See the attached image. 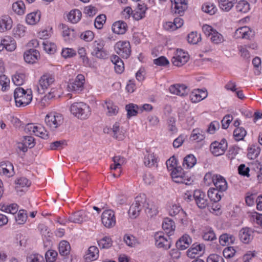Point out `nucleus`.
Instances as JSON below:
<instances>
[{
    "label": "nucleus",
    "mask_w": 262,
    "mask_h": 262,
    "mask_svg": "<svg viewBox=\"0 0 262 262\" xmlns=\"http://www.w3.org/2000/svg\"><path fill=\"white\" fill-rule=\"evenodd\" d=\"M191 243V237L187 234L184 235L181 237L178 241L177 242L176 245L177 248L181 250L187 249Z\"/></svg>",
    "instance_id": "obj_28"
},
{
    "label": "nucleus",
    "mask_w": 262,
    "mask_h": 262,
    "mask_svg": "<svg viewBox=\"0 0 262 262\" xmlns=\"http://www.w3.org/2000/svg\"><path fill=\"white\" fill-rule=\"evenodd\" d=\"M27 219V211L25 210H20L17 215L15 216V221L18 224L23 225L25 224Z\"/></svg>",
    "instance_id": "obj_58"
},
{
    "label": "nucleus",
    "mask_w": 262,
    "mask_h": 262,
    "mask_svg": "<svg viewBox=\"0 0 262 262\" xmlns=\"http://www.w3.org/2000/svg\"><path fill=\"white\" fill-rule=\"evenodd\" d=\"M175 13L181 15L187 8L186 0H170Z\"/></svg>",
    "instance_id": "obj_22"
},
{
    "label": "nucleus",
    "mask_w": 262,
    "mask_h": 262,
    "mask_svg": "<svg viewBox=\"0 0 262 262\" xmlns=\"http://www.w3.org/2000/svg\"><path fill=\"white\" fill-rule=\"evenodd\" d=\"M125 110L127 112V117L129 118L136 116L139 113V106L135 104L130 103L126 105Z\"/></svg>",
    "instance_id": "obj_41"
},
{
    "label": "nucleus",
    "mask_w": 262,
    "mask_h": 262,
    "mask_svg": "<svg viewBox=\"0 0 262 262\" xmlns=\"http://www.w3.org/2000/svg\"><path fill=\"white\" fill-rule=\"evenodd\" d=\"M203 11L210 15L215 14L217 9L215 6L211 3H206L202 5Z\"/></svg>",
    "instance_id": "obj_56"
},
{
    "label": "nucleus",
    "mask_w": 262,
    "mask_h": 262,
    "mask_svg": "<svg viewBox=\"0 0 262 262\" xmlns=\"http://www.w3.org/2000/svg\"><path fill=\"white\" fill-rule=\"evenodd\" d=\"M78 54L82 60L83 63L85 67H91L92 63L86 56V50L83 47L79 48L78 50Z\"/></svg>",
    "instance_id": "obj_50"
},
{
    "label": "nucleus",
    "mask_w": 262,
    "mask_h": 262,
    "mask_svg": "<svg viewBox=\"0 0 262 262\" xmlns=\"http://www.w3.org/2000/svg\"><path fill=\"white\" fill-rule=\"evenodd\" d=\"M171 176L173 181L177 183L190 185L192 182L191 178L188 174L184 173L182 168L180 166L172 170Z\"/></svg>",
    "instance_id": "obj_5"
},
{
    "label": "nucleus",
    "mask_w": 262,
    "mask_h": 262,
    "mask_svg": "<svg viewBox=\"0 0 262 262\" xmlns=\"http://www.w3.org/2000/svg\"><path fill=\"white\" fill-rule=\"evenodd\" d=\"M193 197L199 208L204 209L208 205V201L204 192L200 190H195L193 192Z\"/></svg>",
    "instance_id": "obj_15"
},
{
    "label": "nucleus",
    "mask_w": 262,
    "mask_h": 262,
    "mask_svg": "<svg viewBox=\"0 0 262 262\" xmlns=\"http://www.w3.org/2000/svg\"><path fill=\"white\" fill-rule=\"evenodd\" d=\"M146 203V197L144 194H140L135 198L134 202L130 206L128 214L131 218L135 219L140 214L143 207Z\"/></svg>",
    "instance_id": "obj_3"
},
{
    "label": "nucleus",
    "mask_w": 262,
    "mask_h": 262,
    "mask_svg": "<svg viewBox=\"0 0 262 262\" xmlns=\"http://www.w3.org/2000/svg\"><path fill=\"white\" fill-rule=\"evenodd\" d=\"M81 12L78 9L71 10L67 15L69 21L73 24L78 23L81 18Z\"/></svg>",
    "instance_id": "obj_38"
},
{
    "label": "nucleus",
    "mask_w": 262,
    "mask_h": 262,
    "mask_svg": "<svg viewBox=\"0 0 262 262\" xmlns=\"http://www.w3.org/2000/svg\"><path fill=\"white\" fill-rule=\"evenodd\" d=\"M116 53L122 58H127L130 55V43L127 41H119L115 46Z\"/></svg>",
    "instance_id": "obj_9"
},
{
    "label": "nucleus",
    "mask_w": 262,
    "mask_h": 262,
    "mask_svg": "<svg viewBox=\"0 0 262 262\" xmlns=\"http://www.w3.org/2000/svg\"><path fill=\"white\" fill-rule=\"evenodd\" d=\"M196 163V159L192 154L186 156L183 160V166L184 168L189 169L192 168Z\"/></svg>",
    "instance_id": "obj_37"
},
{
    "label": "nucleus",
    "mask_w": 262,
    "mask_h": 262,
    "mask_svg": "<svg viewBox=\"0 0 262 262\" xmlns=\"http://www.w3.org/2000/svg\"><path fill=\"white\" fill-rule=\"evenodd\" d=\"M222 193L216 188H210L208 191V196L211 201L216 203L221 200Z\"/></svg>",
    "instance_id": "obj_36"
},
{
    "label": "nucleus",
    "mask_w": 262,
    "mask_h": 262,
    "mask_svg": "<svg viewBox=\"0 0 262 262\" xmlns=\"http://www.w3.org/2000/svg\"><path fill=\"white\" fill-rule=\"evenodd\" d=\"M10 79L6 75H0V85L2 86V91L4 92L8 91L10 89Z\"/></svg>",
    "instance_id": "obj_52"
},
{
    "label": "nucleus",
    "mask_w": 262,
    "mask_h": 262,
    "mask_svg": "<svg viewBox=\"0 0 262 262\" xmlns=\"http://www.w3.org/2000/svg\"><path fill=\"white\" fill-rule=\"evenodd\" d=\"M202 236L205 241H212L216 238L213 230L210 228L204 229Z\"/></svg>",
    "instance_id": "obj_53"
},
{
    "label": "nucleus",
    "mask_w": 262,
    "mask_h": 262,
    "mask_svg": "<svg viewBox=\"0 0 262 262\" xmlns=\"http://www.w3.org/2000/svg\"><path fill=\"white\" fill-rule=\"evenodd\" d=\"M71 246L70 244L66 241H62L59 244L58 250L59 254L62 256H66L70 253Z\"/></svg>",
    "instance_id": "obj_44"
},
{
    "label": "nucleus",
    "mask_w": 262,
    "mask_h": 262,
    "mask_svg": "<svg viewBox=\"0 0 262 262\" xmlns=\"http://www.w3.org/2000/svg\"><path fill=\"white\" fill-rule=\"evenodd\" d=\"M70 110L74 117L81 120L86 119L91 114V109L90 106L83 102L72 103Z\"/></svg>",
    "instance_id": "obj_2"
},
{
    "label": "nucleus",
    "mask_w": 262,
    "mask_h": 262,
    "mask_svg": "<svg viewBox=\"0 0 262 262\" xmlns=\"http://www.w3.org/2000/svg\"><path fill=\"white\" fill-rule=\"evenodd\" d=\"M113 135V136L119 140H123L124 137V130L123 129H120L119 124L118 123L116 122L113 126L112 128Z\"/></svg>",
    "instance_id": "obj_40"
},
{
    "label": "nucleus",
    "mask_w": 262,
    "mask_h": 262,
    "mask_svg": "<svg viewBox=\"0 0 262 262\" xmlns=\"http://www.w3.org/2000/svg\"><path fill=\"white\" fill-rule=\"evenodd\" d=\"M99 257V250L95 246H91L85 256L86 260L93 261L96 260Z\"/></svg>",
    "instance_id": "obj_35"
},
{
    "label": "nucleus",
    "mask_w": 262,
    "mask_h": 262,
    "mask_svg": "<svg viewBox=\"0 0 262 262\" xmlns=\"http://www.w3.org/2000/svg\"><path fill=\"white\" fill-rule=\"evenodd\" d=\"M147 9V7L144 3H138L137 8L133 13L134 18L136 20H140L144 18L145 16Z\"/></svg>",
    "instance_id": "obj_27"
},
{
    "label": "nucleus",
    "mask_w": 262,
    "mask_h": 262,
    "mask_svg": "<svg viewBox=\"0 0 262 262\" xmlns=\"http://www.w3.org/2000/svg\"><path fill=\"white\" fill-rule=\"evenodd\" d=\"M45 121L46 125L54 130L62 124L63 118L61 114L53 112L46 116Z\"/></svg>",
    "instance_id": "obj_4"
},
{
    "label": "nucleus",
    "mask_w": 262,
    "mask_h": 262,
    "mask_svg": "<svg viewBox=\"0 0 262 262\" xmlns=\"http://www.w3.org/2000/svg\"><path fill=\"white\" fill-rule=\"evenodd\" d=\"M247 132L244 128L242 127H236L233 132V136L234 139L236 141H241L243 140Z\"/></svg>",
    "instance_id": "obj_54"
},
{
    "label": "nucleus",
    "mask_w": 262,
    "mask_h": 262,
    "mask_svg": "<svg viewBox=\"0 0 262 262\" xmlns=\"http://www.w3.org/2000/svg\"><path fill=\"white\" fill-rule=\"evenodd\" d=\"M84 83V76L82 74H78L73 82L69 83L68 89L69 91L79 93L83 90Z\"/></svg>",
    "instance_id": "obj_13"
},
{
    "label": "nucleus",
    "mask_w": 262,
    "mask_h": 262,
    "mask_svg": "<svg viewBox=\"0 0 262 262\" xmlns=\"http://www.w3.org/2000/svg\"><path fill=\"white\" fill-rule=\"evenodd\" d=\"M99 247L102 249H108L112 245V240L108 236H105L98 242Z\"/></svg>",
    "instance_id": "obj_60"
},
{
    "label": "nucleus",
    "mask_w": 262,
    "mask_h": 262,
    "mask_svg": "<svg viewBox=\"0 0 262 262\" xmlns=\"http://www.w3.org/2000/svg\"><path fill=\"white\" fill-rule=\"evenodd\" d=\"M249 220L255 227H262V214L256 212L252 213L249 215Z\"/></svg>",
    "instance_id": "obj_45"
},
{
    "label": "nucleus",
    "mask_w": 262,
    "mask_h": 262,
    "mask_svg": "<svg viewBox=\"0 0 262 262\" xmlns=\"http://www.w3.org/2000/svg\"><path fill=\"white\" fill-rule=\"evenodd\" d=\"M13 83L16 85H23L26 80V75L23 73H16L12 77Z\"/></svg>",
    "instance_id": "obj_55"
},
{
    "label": "nucleus",
    "mask_w": 262,
    "mask_h": 262,
    "mask_svg": "<svg viewBox=\"0 0 262 262\" xmlns=\"http://www.w3.org/2000/svg\"><path fill=\"white\" fill-rule=\"evenodd\" d=\"M236 0H218L219 7L223 10L228 12L236 3Z\"/></svg>",
    "instance_id": "obj_43"
},
{
    "label": "nucleus",
    "mask_w": 262,
    "mask_h": 262,
    "mask_svg": "<svg viewBox=\"0 0 262 262\" xmlns=\"http://www.w3.org/2000/svg\"><path fill=\"white\" fill-rule=\"evenodd\" d=\"M111 60L114 64V69L116 73H121L124 69V63L122 60L117 55H113L111 57Z\"/></svg>",
    "instance_id": "obj_33"
},
{
    "label": "nucleus",
    "mask_w": 262,
    "mask_h": 262,
    "mask_svg": "<svg viewBox=\"0 0 262 262\" xmlns=\"http://www.w3.org/2000/svg\"><path fill=\"white\" fill-rule=\"evenodd\" d=\"M42 45L44 50L48 54H54L56 50V45L48 40H45L42 41Z\"/></svg>",
    "instance_id": "obj_51"
},
{
    "label": "nucleus",
    "mask_w": 262,
    "mask_h": 262,
    "mask_svg": "<svg viewBox=\"0 0 262 262\" xmlns=\"http://www.w3.org/2000/svg\"><path fill=\"white\" fill-rule=\"evenodd\" d=\"M26 132L30 134H34L35 136L43 139L49 138L48 132L41 124L35 125L34 124H28L25 128Z\"/></svg>",
    "instance_id": "obj_7"
},
{
    "label": "nucleus",
    "mask_w": 262,
    "mask_h": 262,
    "mask_svg": "<svg viewBox=\"0 0 262 262\" xmlns=\"http://www.w3.org/2000/svg\"><path fill=\"white\" fill-rule=\"evenodd\" d=\"M14 174L13 165L11 162L7 161L0 163V174L10 177L13 176Z\"/></svg>",
    "instance_id": "obj_21"
},
{
    "label": "nucleus",
    "mask_w": 262,
    "mask_h": 262,
    "mask_svg": "<svg viewBox=\"0 0 262 262\" xmlns=\"http://www.w3.org/2000/svg\"><path fill=\"white\" fill-rule=\"evenodd\" d=\"M239 237L243 243L249 244L253 238L254 231L248 227L243 228L239 231Z\"/></svg>",
    "instance_id": "obj_17"
},
{
    "label": "nucleus",
    "mask_w": 262,
    "mask_h": 262,
    "mask_svg": "<svg viewBox=\"0 0 262 262\" xmlns=\"http://www.w3.org/2000/svg\"><path fill=\"white\" fill-rule=\"evenodd\" d=\"M0 209L2 211L9 213L14 214L18 211V207L15 203L11 204L10 205L1 204Z\"/></svg>",
    "instance_id": "obj_46"
},
{
    "label": "nucleus",
    "mask_w": 262,
    "mask_h": 262,
    "mask_svg": "<svg viewBox=\"0 0 262 262\" xmlns=\"http://www.w3.org/2000/svg\"><path fill=\"white\" fill-rule=\"evenodd\" d=\"M144 162L146 166H155L157 165V159L153 153H148L145 156Z\"/></svg>",
    "instance_id": "obj_47"
},
{
    "label": "nucleus",
    "mask_w": 262,
    "mask_h": 262,
    "mask_svg": "<svg viewBox=\"0 0 262 262\" xmlns=\"http://www.w3.org/2000/svg\"><path fill=\"white\" fill-rule=\"evenodd\" d=\"M155 245L159 248L167 250L171 247V241L169 235L165 236L162 232H157L155 235Z\"/></svg>",
    "instance_id": "obj_8"
},
{
    "label": "nucleus",
    "mask_w": 262,
    "mask_h": 262,
    "mask_svg": "<svg viewBox=\"0 0 262 262\" xmlns=\"http://www.w3.org/2000/svg\"><path fill=\"white\" fill-rule=\"evenodd\" d=\"M27 262H45L42 256L38 254H31L27 257Z\"/></svg>",
    "instance_id": "obj_64"
},
{
    "label": "nucleus",
    "mask_w": 262,
    "mask_h": 262,
    "mask_svg": "<svg viewBox=\"0 0 262 262\" xmlns=\"http://www.w3.org/2000/svg\"><path fill=\"white\" fill-rule=\"evenodd\" d=\"M104 41L100 39L95 40L92 43L93 50L91 52L92 56L99 58L104 59L108 55L107 51L104 49Z\"/></svg>",
    "instance_id": "obj_6"
},
{
    "label": "nucleus",
    "mask_w": 262,
    "mask_h": 262,
    "mask_svg": "<svg viewBox=\"0 0 262 262\" xmlns=\"http://www.w3.org/2000/svg\"><path fill=\"white\" fill-rule=\"evenodd\" d=\"M16 189L18 191L19 187H28L31 185L30 181L26 178L22 177L16 181Z\"/></svg>",
    "instance_id": "obj_63"
},
{
    "label": "nucleus",
    "mask_w": 262,
    "mask_h": 262,
    "mask_svg": "<svg viewBox=\"0 0 262 262\" xmlns=\"http://www.w3.org/2000/svg\"><path fill=\"white\" fill-rule=\"evenodd\" d=\"M13 35L16 38H21L25 36L26 27L22 25H18L13 30Z\"/></svg>",
    "instance_id": "obj_57"
},
{
    "label": "nucleus",
    "mask_w": 262,
    "mask_h": 262,
    "mask_svg": "<svg viewBox=\"0 0 262 262\" xmlns=\"http://www.w3.org/2000/svg\"><path fill=\"white\" fill-rule=\"evenodd\" d=\"M235 239V238L233 235L225 233L220 236L219 242L221 245L226 246L233 244Z\"/></svg>",
    "instance_id": "obj_39"
},
{
    "label": "nucleus",
    "mask_w": 262,
    "mask_h": 262,
    "mask_svg": "<svg viewBox=\"0 0 262 262\" xmlns=\"http://www.w3.org/2000/svg\"><path fill=\"white\" fill-rule=\"evenodd\" d=\"M12 27V20L7 15L2 16L0 19V32H4L10 30Z\"/></svg>",
    "instance_id": "obj_29"
},
{
    "label": "nucleus",
    "mask_w": 262,
    "mask_h": 262,
    "mask_svg": "<svg viewBox=\"0 0 262 262\" xmlns=\"http://www.w3.org/2000/svg\"><path fill=\"white\" fill-rule=\"evenodd\" d=\"M205 138V132L200 128L194 129L191 133L190 139L192 141L200 142Z\"/></svg>",
    "instance_id": "obj_34"
},
{
    "label": "nucleus",
    "mask_w": 262,
    "mask_h": 262,
    "mask_svg": "<svg viewBox=\"0 0 262 262\" xmlns=\"http://www.w3.org/2000/svg\"><path fill=\"white\" fill-rule=\"evenodd\" d=\"M55 82V76L50 73H46L42 75L39 80L38 90L40 93H44L45 91L51 87Z\"/></svg>",
    "instance_id": "obj_10"
},
{
    "label": "nucleus",
    "mask_w": 262,
    "mask_h": 262,
    "mask_svg": "<svg viewBox=\"0 0 262 262\" xmlns=\"http://www.w3.org/2000/svg\"><path fill=\"white\" fill-rule=\"evenodd\" d=\"M201 39V35L195 32L190 33L187 36L188 42L192 44H196Z\"/></svg>",
    "instance_id": "obj_61"
},
{
    "label": "nucleus",
    "mask_w": 262,
    "mask_h": 262,
    "mask_svg": "<svg viewBox=\"0 0 262 262\" xmlns=\"http://www.w3.org/2000/svg\"><path fill=\"white\" fill-rule=\"evenodd\" d=\"M227 148L226 140L222 139L220 142L215 141L210 145V150L215 156H219L224 154Z\"/></svg>",
    "instance_id": "obj_14"
},
{
    "label": "nucleus",
    "mask_w": 262,
    "mask_h": 262,
    "mask_svg": "<svg viewBox=\"0 0 262 262\" xmlns=\"http://www.w3.org/2000/svg\"><path fill=\"white\" fill-rule=\"evenodd\" d=\"M214 185L215 188L221 192L225 191L228 188L227 182L226 179L220 174H216Z\"/></svg>",
    "instance_id": "obj_24"
},
{
    "label": "nucleus",
    "mask_w": 262,
    "mask_h": 262,
    "mask_svg": "<svg viewBox=\"0 0 262 262\" xmlns=\"http://www.w3.org/2000/svg\"><path fill=\"white\" fill-rule=\"evenodd\" d=\"M206 90L197 89L193 90L190 94V99L192 102L198 103L207 97Z\"/></svg>",
    "instance_id": "obj_20"
},
{
    "label": "nucleus",
    "mask_w": 262,
    "mask_h": 262,
    "mask_svg": "<svg viewBox=\"0 0 262 262\" xmlns=\"http://www.w3.org/2000/svg\"><path fill=\"white\" fill-rule=\"evenodd\" d=\"M211 41L215 44H219L223 42L224 38L222 34L218 32L216 30L211 35Z\"/></svg>",
    "instance_id": "obj_59"
},
{
    "label": "nucleus",
    "mask_w": 262,
    "mask_h": 262,
    "mask_svg": "<svg viewBox=\"0 0 262 262\" xmlns=\"http://www.w3.org/2000/svg\"><path fill=\"white\" fill-rule=\"evenodd\" d=\"M205 246L203 244L195 243L187 251V256L193 258L197 255H201L205 250Z\"/></svg>",
    "instance_id": "obj_18"
},
{
    "label": "nucleus",
    "mask_w": 262,
    "mask_h": 262,
    "mask_svg": "<svg viewBox=\"0 0 262 262\" xmlns=\"http://www.w3.org/2000/svg\"><path fill=\"white\" fill-rule=\"evenodd\" d=\"M106 19V17L104 14H100L97 16L94 23L95 28L98 29H102L105 23Z\"/></svg>",
    "instance_id": "obj_62"
},
{
    "label": "nucleus",
    "mask_w": 262,
    "mask_h": 262,
    "mask_svg": "<svg viewBox=\"0 0 262 262\" xmlns=\"http://www.w3.org/2000/svg\"><path fill=\"white\" fill-rule=\"evenodd\" d=\"M101 222L106 228H111L114 227L116 220L114 211L111 209L104 211L101 215Z\"/></svg>",
    "instance_id": "obj_11"
},
{
    "label": "nucleus",
    "mask_w": 262,
    "mask_h": 262,
    "mask_svg": "<svg viewBox=\"0 0 262 262\" xmlns=\"http://www.w3.org/2000/svg\"><path fill=\"white\" fill-rule=\"evenodd\" d=\"M236 11L241 13H246L250 10V5L245 0L239 1L236 5Z\"/></svg>",
    "instance_id": "obj_48"
},
{
    "label": "nucleus",
    "mask_w": 262,
    "mask_h": 262,
    "mask_svg": "<svg viewBox=\"0 0 262 262\" xmlns=\"http://www.w3.org/2000/svg\"><path fill=\"white\" fill-rule=\"evenodd\" d=\"M39 52L34 49H31L24 53V58L25 61L29 63H33L37 60Z\"/></svg>",
    "instance_id": "obj_31"
},
{
    "label": "nucleus",
    "mask_w": 262,
    "mask_h": 262,
    "mask_svg": "<svg viewBox=\"0 0 262 262\" xmlns=\"http://www.w3.org/2000/svg\"><path fill=\"white\" fill-rule=\"evenodd\" d=\"M189 59V55L187 53L183 50L177 49L174 53L171 59L172 64L177 67H181L185 64Z\"/></svg>",
    "instance_id": "obj_12"
},
{
    "label": "nucleus",
    "mask_w": 262,
    "mask_h": 262,
    "mask_svg": "<svg viewBox=\"0 0 262 262\" xmlns=\"http://www.w3.org/2000/svg\"><path fill=\"white\" fill-rule=\"evenodd\" d=\"M251 32V30L248 27H242L236 29L234 33V37L235 38L249 39Z\"/></svg>",
    "instance_id": "obj_25"
},
{
    "label": "nucleus",
    "mask_w": 262,
    "mask_h": 262,
    "mask_svg": "<svg viewBox=\"0 0 262 262\" xmlns=\"http://www.w3.org/2000/svg\"><path fill=\"white\" fill-rule=\"evenodd\" d=\"M13 94L16 105L18 107H24L30 104L32 100L31 89L25 90L21 87H18L15 89Z\"/></svg>",
    "instance_id": "obj_1"
},
{
    "label": "nucleus",
    "mask_w": 262,
    "mask_h": 262,
    "mask_svg": "<svg viewBox=\"0 0 262 262\" xmlns=\"http://www.w3.org/2000/svg\"><path fill=\"white\" fill-rule=\"evenodd\" d=\"M175 228V224L172 220L166 218L163 221L162 228L167 235H171L173 234Z\"/></svg>",
    "instance_id": "obj_26"
},
{
    "label": "nucleus",
    "mask_w": 262,
    "mask_h": 262,
    "mask_svg": "<svg viewBox=\"0 0 262 262\" xmlns=\"http://www.w3.org/2000/svg\"><path fill=\"white\" fill-rule=\"evenodd\" d=\"M114 164L111 165V168L112 170H116V172L113 173L114 177H118L120 174V168L121 166L124 163L125 159L123 157L120 156H115L113 158Z\"/></svg>",
    "instance_id": "obj_23"
},
{
    "label": "nucleus",
    "mask_w": 262,
    "mask_h": 262,
    "mask_svg": "<svg viewBox=\"0 0 262 262\" xmlns=\"http://www.w3.org/2000/svg\"><path fill=\"white\" fill-rule=\"evenodd\" d=\"M145 211L148 217H152L158 214V207L154 202H148L146 203Z\"/></svg>",
    "instance_id": "obj_30"
},
{
    "label": "nucleus",
    "mask_w": 262,
    "mask_h": 262,
    "mask_svg": "<svg viewBox=\"0 0 262 262\" xmlns=\"http://www.w3.org/2000/svg\"><path fill=\"white\" fill-rule=\"evenodd\" d=\"M112 31L117 34H123L127 30V25L122 21H118L113 24Z\"/></svg>",
    "instance_id": "obj_32"
},
{
    "label": "nucleus",
    "mask_w": 262,
    "mask_h": 262,
    "mask_svg": "<svg viewBox=\"0 0 262 262\" xmlns=\"http://www.w3.org/2000/svg\"><path fill=\"white\" fill-rule=\"evenodd\" d=\"M12 8L13 11L18 15H22L25 13V5L21 1L14 3L12 4Z\"/></svg>",
    "instance_id": "obj_42"
},
{
    "label": "nucleus",
    "mask_w": 262,
    "mask_h": 262,
    "mask_svg": "<svg viewBox=\"0 0 262 262\" xmlns=\"http://www.w3.org/2000/svg\"><path fill=\"white\" fill-rule=\"evenodd\" d=\"M169 92L173 94L183 96L188 93V87L184 84H175L169 88Z\"/></svg>",
    "instance_id": "obj_19"
},
{
    "label": "nucleus",
    "mask_w": 262,
    "mask_h": 262,
    "mask_svg": "<svg viewBox=\"0 0 262 262\" xmlns=\"http://www.w3.org/2000/svg\"><path fill=\"white\" fill-rule=\"evenodd\" d=\"M88 219L87 213L84 210L78 211L69 216L70 222L76 224H81Z\"/></svg>",
    "instance_id": "obj_16"
},
{
    "label": "nucleus",
    "mask_w": 262,
    "mask_h": 262,
    "mask_svg": "<svg viewBox=\"0 0 262 262\" xmlns=\"http://www.w3.org/2000/svg\"><path fill=\"white\" fill-rule=\"evenodd\" d=\"M40 14L39 12H32L26 16V22L29 25H34L39 21Z\"/></svg>",
    "instance_id": "obj_49"
}]
</instances>
